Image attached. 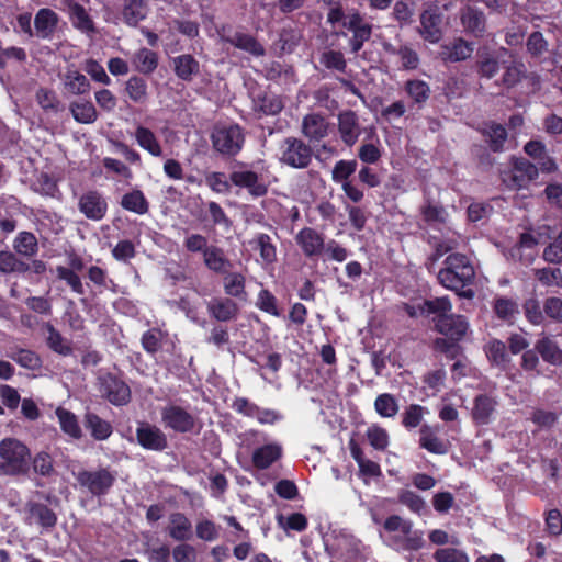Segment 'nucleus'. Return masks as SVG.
<instances>
[{"label": "nucleus", "instance_id": "obj_38", "mask_svg": "<svg viewBox=\"0 0 562 562\" xmlns=\"http://www.w3.org/2000/svg\"><path fill=\"white\" fill-rule=\"evenodd\" d=\"M254 102L255 111L262 115H278L284 108L281 97L273 93L258 94Z\"/></svg>", "mask_w": 562, "mask_h": 562}, {"label": "nucleus", "instance_id": "obj_20", "mask_svg": "<svg viewBox=\"0 0 562 562\" xmlns=\"http://www.w3.org/2000/svg\"><path fill=\"white\" fill-rule=\"evenodd\" d=\"M59 15L49 8L40 9L34 16V37L52 40L57 31Z\"/></svg>", "mask_w": 562, "mask_h": 562}, {"label": "nucleus", "instance_id": "obj_56", "mask_svg": "<svg viewBox=\"0 0 562 562\" xmlns=\"http://www.w3.org/2000/svg\"><path fill=\"white\" fill-rule=\"evenodd\" d=\"M522 311L526 319L531 325L540 326L544 324L546 315L543 312V305L541 306L540 301L537 297H529L525 300Z\"/></svg>", "mask_w": 562, "mask_h": 562}, {"label": "nucleus", "instance_id": "obj_6", "mask_svg": "<svg viewBox=\"0 0 562 562\" xmlns=\"http://www.w3.org/2000/svg\"><path fill=\"white\" fill-rule=\"evenodd\" d=\"M211 140L214 150L223 156L233 157L241 150L245 135L238 124L216 126L211 134Z\"/></svg>", "mask_w": 562, "mask_h": 562}, {"label": "nucleus", "instance_id": "obj_53", "mask_svg": "<svg viewBox=\"0 0 562 562\" xmlns=\"http://www.w3.org/2000/svg\"><path fill=\"white\" fill-rule=\"evenodd\" d=\"M461 22L468 32L476 36L484 31L485 19L482 12L473 8H467L461 14Z\"/></svg>", "mask_w": 562, "mask_h": 562}, {"label": "nucleus", "instance_id": "obj_54", "mask_svg": "<svg viewBox=\"0 0 562 562\" xmlns=\"http://www.w3.org/2000/svg\"><path fill=\"white\" fill-rule=\"evenodd\" d=\"M533 276L543 286L562 289V271L560 268L544 267L535 269Z\"/></svg>", "mask_w": 562, "mask_h": 562}, {"label": "nucleus", "instance_id": "obj_58", "mask_svg": "<svg viewBox=\"0 0 562 562\" xmlns=\"http://www.w3.org/2000/svg\"><path fill=\"white\" fill-rule=\"evenodd\" d=\"M56 276L59 280L65 281L75 294L83 295L86 293L80 276L74 270L64 266H57Z\"/></svg>", "mask_w": 562, "mask_h": 562}, {"label": "nucleus", "instance_id": "obj_2", "mask_svg": "<svg viewBox=\"0 0 562 562\" xmlns=\"http://www.w3.org/2000/svg\"><path fill=\"white\" fill-rule=\"evenodd\" d=\"M31 450L16 438L7 437L0 441V474L7 476H29Z\"/></svg>", "mask_w": 562, "mask_h": 562}, {"label": "nucleus", "instance_id": "obj_8", "mask_svg": "<svg viewBox=\"0 0 562 562\" xmlns=\"http://www.w3.org/2000/svg\"><path fill=\"white\" fill-rule=\"evenodd\" d=\"M499 173L506 187L518 190L537 179L538 167L524 157L513 158L512 167Z\"/></svg>", "mask_w": 562, "mask_h": 562}, {"label": "nucleus", "instance_id": "obj_50", "mask_svg": "<svg viewBox=\"0 0 562 562\" xmlns=\"http://www.w3.org/2000/svg\"><path fill=\"white\" fill-rule=\"evenodd\" d=\"M389 52L400 58L402 68L405 70H415L420 64L418 53L408 44L400 45L397 48L392 47Z\"/></svg>", "mask_w": 562, "mask_h": 562}, {"label": "nucleus", "instance_id": "obj_30", "mask_svg": "<svg viewBox=\"0 0 562 562\" xmlns=\"http://www.w3.org/2000/svg\"><path fill=\"white\" fill-rule=\"evenodd\" d=\"M203 263L209 270L217 274L226 273L233 266L224 249L215 245H211L203 255Z\"/></svg>", "mask_w": 562, "mask_h": 562}, {"label": "nucleus", "instance_id": "obj_55", "mask_svg": "<svg viewBox=\"0 0 562 562\" xmlns=\"http://www.w3.org/2000/svg\"><path fill=\"white\" fill-rule=\"evenodd\" d=\"M36 101L46 113L56 114L63 110L61 102L56 92L50 89L40 88L36 92Z\"/></svg>", "mask_w": 562, "mask_h": 562}, {"label": "nucleus", "instance_id": "obj_44", "mask_svg": "<svg viewBox=\"0 0 562 562\" xmlns=\"http://www.w3.org/2000/svg\"><path fill=\"white\" fill-rule=\"evenodd\" d=\"M494 314L507 324H514L519 314V305L513 299L498 297L494 300Z\"/></svg>", "mask_w": 562, "mask_h": 562}, {"label": "nucleus", "instance_id": "obj_63", "mask_svg": "<svg viewBox=\"0 0 562 562\" xmlns=\"http://www.w3.org/2000/svg\"><path fill=\"white\" fill-rule=\"evenodd\" d=\"M366 437L372 448L379 451H384L389 446V434L387 431L378 426L372 425L368 427Z\"/></svg>", "mask_w": 562, "mask_h": 562}, {"label": "nucleus", "instance_id": "obj_23", "mask_svg": "<svg viewBox=\"0 0 562 562\" xmlns=\"http://www.w3.org/2000/svg\"><path fill=\"white\" fill-rule=\"evenodd\" d=\"M473 50L474 48L471 43L459 37L441 45L439 55L445 63H458L468 59Z\"/></svg>", "mask_w": 562, "mask_h": 562}, {"label": "nucleus", "instance_id": "obj_1", "mask_svg": "<svg viewBox=\"0 0 562 562\" xmlns=\"http://www.w3.org/2000/svg\"><path fill=\"white\" fill-rule=\"evenodd\" d=\"M445 267L438 272L439 283L460 297L473 299L475 295L472 285L475 279V270L471 260L463 254L453 252L447 256Z\"/></svg>", "mask_w": 562, "mask_h": 562}, {"label": "nucleus", "instance_id": "obj_43", "mask_svg": "<svg viewBox=\"0 0 562 562\" xmlns=\"http://www.w3.org/2000/svg\"><path fill=\"white\" fill-rule=\"evenodd\" d=\"M13 249L24 257H33L38 252V241L32 232H20L13 240Z\"/></svg>", "mask_w": 562, "mask_h": 562}, {"label": "nucleus", "instance_id": "obj_49", "mask_svg": "<svg viewBox=\"0 0 562 562\" xmlns=\"http://www.w3.org/2000/svg\"><path fill=\"white\" fill-rule=\"evenodd\" d=\"M492 415V397L481 394L474 400L472 418L477 426L487 425Z\"/></svg>", "mask_w": 562, "mask_h": 562}, {"label": "nucleus", "instance_id": "obj_52", "mask_svg": "<svg viewBox=\"0 0 562 562\" xmlns=\"http://www.w3.org/2000/svg\"><path fill=\"white\" fill-rule=\"evenodd\" d=\"M31 469L37 475L49 477L55 474L54 460L47 451H40L31 456Z\"/></svg>", "mask_w": 562, "mask_h": 562}, {"label": "nucleus", "instance_id": "obj_29", "mask_svg": "<svg viewBox=\"0 0 562 562\" xmlns=\"http://www.w3.org/2000/svg\"><path fill=\"white\" fill-rule=\"evenodd\" d=\"M168 533L176 541L190 540L192 538V524L190 519L183 513H171L169 516Z\"/></svg>", "mask_w": 562, "mask_h": 562}, {"label": "nucleus", "instance_id": "obj_18", "mask_svg": "<svg viewBox=\"0 0 562 562\" xmlns=\"http://www.w3.org/2000/svg\"><path fill=\"white\" fill-rule=\"evenodd\" d=\"M221 37L225 43H228L238 49L245 50L255 57H261L266 54L263 45L260 44L257 38L250 34L243 32L232 33L231 27H228V33H226V29L223 27Z\"/></svg>", "mask_w": 562, "mask_h": 562}, {"label": "nucleus", "instance_id": "obj_11", "mask_svg": "<svg viewBox=\"0 0 562 562\" xmlns=\"http://www.w3.org/2000/svg\"><path fill=\"white\" fill-rule=\"evenodd\" d=\"M78 210L86 218L94 222L103 220L108 213L109 204L102 192L90 189L78 199Z\"/></svg>", "mask_w": 562, "mask_h": 562}, {"label": "nucleus", "instance_id": "obj_42", "mask_svg": "<svg viewBox=\"0 0 562 562\" xmlns=\"http://www.w3.org/2000/svg\"><path fill=\"white\" fill-rule=\"evenodd\" d=\"M70 113L80 124H92L98 119V112L91 101H74L69 105Z\"/></svg>", "mask_w": 562, "mask_h": 562}, {"label": "nucleus", "instance_id": "obj_37", "mask_svg": "<svg viewBox=\"0 0 562 562\" xmlns=\"http://www.w3.org/2000/svg\"><path fill=\"white\" fill-rule=\"evenodd\" d=\"M120 204L124 210L138 215H144L149 211V202L143 191L138 189L125 193Z\"/></svg>", "mask_w": 562, "mask_h": 562}, {"label": "nucleus", "instance_id": "obj_25", "mask_svg": "<svg viewBox=\"0 0 562 562\" xmlns=\"http://www.w3.org/2000/svg\"><path fill=\"white\" fill-rule=\"evenodd\" d=\"M83 426L97 441L108 440L113 434L111 423L92 412H87L83 415Z\"/></svg>", "mask_w": 562, "mask_h": 562}, {"label": "nucleus", "instance_id": "obj_22", "mask_svg": "<svg viewBox=\"0 0 562 562\" xmlns=\"http://www.w3.org/2000/svg\"><path fill=\"white\" fill-rule=\"evenodd\" d=\"M66 4L69 20L75 29L85 34H93L97 32L92 18L82 4L74 0H67Z\"/></svg>", "mask_w": 562, "mask_h": 562}, {"label": "nucleus", "instance_id": "obj_16", "mask_svg": "<svg viewBox=\"0 0 562 562\" xmlns=\"http://www.w3.org/2000/svg\"><path fill=\"white\" fill-rule=\"evenodd\" d=\"M330 131V123L321 113H308L302 120L301 132L314 145L325 139Z\"/></svg>", "mask_w": 562, "mask_h": 562}, {"label": "nucleus", "instance_id": "obj_9", "mask_svg": "<svg viewBox=\"0 0 562 562\" xmlns=\"http://www.w3.org/2000/svg\"><path fill=\"white\" fill-rule=\"evenodd\" d=\"M229 181L237 188L246 189L254 199L267 195L269 190V182L265 176L247 169L245 164H240L237 170L229 173Z\"/></svg>", "mask_w": 562, "mask_h": 562}, {"label": "nucleus", "instance_id": "obj_4", "mask_svg": "<svg viewBox=\"0 0 562 562\" xmlns=\"http://www.w3.org/2000/svg\"><path fill=\"white\" fill-rule=\"evenodd\" d=\"M280 162L294 169L307 168L313 158V148L303 139L289 136L280 144Z\"/></svg>", "mask_w": 562, "mask_h": 562}, {"label": "nucleus", "instance_id": "obj_61", "mask_svg": "<svg viewBox=\"0 0 562 562\" xmlns=\"http://www.w3.org/2000/svg\"><path fill=\"white\" fill-rule=\"evenodd\" d=\"M319 61L327 69L337 70L339 72H345L347 69V61L340 50L329 49L324 52L321 55Z\"/></svg>", "mask_w": 562, "mask_h": 562}, {"label": "nucleus", "instance_id": "obj_24", "mask_svg": "<svg viewBox=\"0 0 562 562\" xmlns=\"http://www.w3.org/2000/svg\"><path fill=\"white\" fill-rule=\"evenodd\" d=\"M171 64L175 75L182 81L191 82L200 74V63L191 54L176 56Z\"/></svg>", "mask_w": 562, "mask_h": 562}, {"label": "nucleus", "instance_id": "obj_19", "mask_svg": "<svg viewBox=\"0 0 562 562\" xmlns=\"http://www.w3.org/2000/svg\"><path fill=\"white\" fill-rule=\"evenodd\" d=\"M209 316L217 323L235 321L239 315L238 304L231 297H214L206 304Z\"/></svg>", "mask_w": 562, "mask_h": 562}, {"label": "nucleus", "instance_id": "obj_27", "mask_svg": "<svg viewBox=\"0 0 562 562\" xmlns=\"http://www.w3.org/2000/svg\"><path fill=\"white\" fill-rule=\"evenodd\" d=\"M43 329L46 331V345L55 353L69 357L72 355L71 341L66 339L58 329L50 322L43 324Z\"/></svg>", "mask_w": 562, "mask_h": 562}, {"label": "nucleus", "instance_id": "obj_3", "mask_svg": "<svg viewBox=\"0 0 562 562\" xmlns=\"http://www.w3.org/2000/svg\"><path fill=\"white\" fill-rule=\"evenodd\" d=\"M117 473L110 467H99L94 470L82 469L75 473L79 486L95 497L110 493L116 483Z\"/></svg>", "mask_w": 562, "mask_h": 562}, {"label": "nucleus", "instance_id": "obj_13", "mask_svg": "<svg viewBox=\"0 0 562 562\" xmlns=\"http://www.w3.org/2000/svg\"><path fill=\"white\" fill-rule=\"evenodd\" d=\"M435 329L446 339L462 340L469 328L463 315L441 314L434 318Z\"/></svg>", "mask_w": 562, "mask_h": 562}, {"label": "nucleus", "instance_id": "obj_39", "mask_svg": "<svg viewBox=\"0 0 562 562\" xmlns=\"http://www.w3.org/2000/svg\"><path fill=\"white\" fill-rule=\"evenodd\" d=\"M428 414V408L420 404L407 405L401 414V425L408 431L422 427L425 415Z\"/></svg>", "mask_w": 562, "mask_h": 562}, {"label": "nucleus", "instance_id": "obj_26", "mask_svg": "<svg viewBox=\"0 0 562 562\" xmlns=\"http://www.w3.org/2000/svg\"><path fill=\"white\" fill-rule=\"evenodd\" d=\"M149 0H123L122 16L125 24L135 27L146 19Z\"/></svg>", "mask_w": 562, "mask_h": 562}, {"label": "nucleus", "instance_id": "obj_45", "mask_svg": "<svg viewBox=\"0 0 562 562\" xmlns=\"http://www.w3.org/2000/svg\"><path fill=\"white\" fill-rule=\"evenodd\" d=\"M125 92L134 103L143 104L148 99V86L140 76H132L125 83Z\"/></svg>", "mask_w": 562, "mask_h": 562}, {"label": "nucleus", "instance_id": "obj_51", "mask_svg": "<svg viewBox=\"0 0 562 562\" xmlns=\"http://www.w3.org/2000/svg\"><path fill=\"white\" fill-rule=\"evenodd\" d=\"M398 408L397 400L391 393H382L374 401V409L383 418L395 417Z\"/></svg>", "mask_w": 562, "mask_h": 562}, {"label": "nucleus", "instance_id": "obj_64", "mask_svg": "<svg viewBox=\"0 0 562 562\" xmlns=\"http://www.w3.org/2000/svg\"><path fill=\"white\" fill-rule=\"evenodd\" d=\"M542 258L548 263L562 265V231L553 241L543 249Z\"/></svg>", "mask_w": 562, "mask_h": 562}, {"label": "nucleus", "instance_id": "obj_31", "mask_svg": "<svg viewBox=\"0 0 562 562\" xmlns=\"http://www.w3.org/2000/svg\"><path fill=\"white\" fill-rule=\"evenodd\" d=\"M137 145L154 157L162 156V147L156 134L144 125H137L134 132Z\"/></svg>", "mask_w": 562, "mask_h": 562}, {"label": "nucleus", "instance_id": "obj_59", "mask_svg": "<svg viewBox=\"0 0 562 562\" xmlns=\"http://www.w3.org/2000/svg\"><path fill=\"white\" fill-rule=\"evenodd\" d=\"M461 340H451L446 338H436L432 342V349L442 353L446 358L454 360L462 353Z\"/></svg>", "mask_w": 562, "mask_h": 562}, {"label": "nucleus", "instance_id": "obj_7", "mask_svg": "<svg viewBox=\"0 0 562 562\" xmlns=\"http://www.w3.org/2000/svg\"><path fill=\"white\" fill-rule=\"evenodd\" d=\"M99 391L114 406H125L132 400L130 385L111 372L101 373L98 378Z\"/></svg>", "mask_w": 562, "mask_h": 562}, {"label": "nucleus", "instance_id": "obj_40", "mask_svg": "<svg viewBox=\"0 0 562 562\" xmlns=\"http://www.w3.org/2000/svg\"><path fill=\"white\" fill-rule=\"evenodd\" d=\"M33 190L47 198L56 200H61L63 198L57 180L47 172H41L36 177V180L33 183Z\"/></svg>", "mask_w": 562, "mask_h": 562}, {"label": "nucleus", "instance_id": "obj_17", "mask_svg": "<svg viewBox=\"0 0 562 562\" xmlns=\"http://www.w3.org/2000/svg\"><path fill=\"white\" fill-rule=\"evenodd\" d=\"M441 23L442 14L439 12L438 8H428L420 14V27L418 29V33L424 41L436 44L442 37Z\"/></svg>", "mask_w": 562, "mask_h": 562}, {"label": "nucleus", "instance_id": "obj_36", "mask_svg": "<svg viewBox=\"0 0 562 562\" xmlns=\"http://www.w3.org/2000/svg\"><path fill=\"white\" fill-rule=\"evenodd\" d=\"M7 357L27 370H37L42 367V359L38 353L25 348H10Z\"/></svg>", "mask_w": 562, "mask_h": 562}, {"label": "nucleus", "instance_id": "obj_32", "mask_svg": "<svg viewBox=\"0 0 562 562\" xmlns=\"http://www.w3.org/2000/svg\"><path fill=\"white\" fill-rule=\"evenodd\" d=\"M132 64L139 74L148 76L157 69L159 56L155 50L142 47L134 53Z\"/></svg>", "mask_w": 562, "mask_h": 562}, {"label": "nucleus", "instance_id": "obj_12", "mask_svg": "<svg viewBox=\"0 0 562 562\" xmlns=\"http://www.w3.org/2000/svg\"><path fill=\"white\" fill-rule=\"evenodd\" d=\"M137 443L145 450L162 452L168 448L166 434L156 425L142 422L136 428Z\"/></svg>", "mask_w": 562, "mask_h": 562}, {"label": "nucleus", "instance_id": "obj_5", "mask_svg": "<svg viewBox=\"0 0 562 562\" xmlns=\"http://www.w3.org/2000/svg\"><path fill=\"white\" fill-rule=\"evenodd\" d=\"M160 416L165 428L176 434L199 432L201 428L198 418L178 404L164 406L160 411Z\"/></svg>", "mask_w": 562, "mask_h": 562}, {"label": "nucleus", "instance_id": "obj_57", "mask_svg": "<svg viewBox=\"0 0 562 562\" xmlns=\"http://www.w3.org/2000/svg\"><path fill=\"white\" fill-rule=\"evenodd\" d=\"M251 244H256V249L259 250L260 257L266 263H272L277 260V248L268 234H257Z\"/></svg>", "mask_w": 562, "mask_h": 562}, {"label": "nucleus", "instance_id": "obj_47", "mask_svg": "<svg viewBox=\"0 0 562 562\" xmlns=\"http://www.w3.org/2000/svg\"><path fill=\"white\" fill-rule=\"evenodd\" d=\"M405 92L407 95L422 108L430 97L429 85L420 79H409L405 82Z\"/></svg>", "mask_w": 562, "mask_h": 562}, {"label": "nucleus", "instance_id": "obj_35", "mask_svg": "<svg viewBox=\"0 0 562 562\" xmlns=\"http://www.w3.org/2000/svg\"><path fill=\"white\" fill-rule=\"evenodd\" d=\"M535 345L544 362L552 366H562V349L551 337L543 336Z\"/></svg>", "mask_w": 562, "mask_h": 562}, {"label": "nucleus", "instance_id": "obj_41", "mask_svg": "<svg viewBox=\"0 0 562 562\" xmlns=\"http://www.w3.org/2000/svg\"><path fill=\"white\" fill-rule=\"evenodd\" d=\"M55 414L64 434L72 439H80L82 437V431L78 418L72 412L63 407H58Z\"/></svg>", "mask_w": 562, "mask_h": 562}, {"label": "nucleus", "instance_id": "obj_46", "mask_svg": "<svg viewBox=\"0 0 562 562\" xmlns=\"http://www.w3.org/2000/svg\"><path fill=\"white\" fill-rule=\"evenodd\" d=\"M65 89L75 95H82L90 92L91 85L87 77L78 70H68L65 75Z\"/></svg>", "mask_w": 562, "mask_h": 562}, {"label": "nucleus", "instance_id": "obj_33", "mask_svg": "<svg viewBox=\"0 0 562 562\" xmlns=\"http://www.w3.org/2000/svg\"><path fill=\"white\" fill-rule=\"evenodd\" d=\"M223 288L224 292L231 299H238L246 301V278L240 272H226L223 274Z\"/></svg>", "mask_w": 562, "mask_h": 562}, {"label": "nucleus", "instance_id": "obj_60", "mask_svg": "<svg viewBox=\"0 0 562 562\" xmlns=\"http://www.w3.org/2000/svg\"><path fill=\"white\" fill-rule=\"evenodd\" d=\"M221 527L213 520L201 519L195 524L196 537L205 542H212L220 538Z\"/></svg>", "mask_w": 562, "mask_h": 562}, {"label": "nucleus", "instance_id": "obj_34", "mask_svg": "<svg viewBox=\"0 0 562 562\" xmlns=\"http://www.w3.org/2000/svg\"><path fill=\"white\" fill-rule=\"evenodd\" d=\"M499 71L502 72L501 81L507 87L512 88L516 86L525 76V65L522 63L513 61L510 65H499L498 61L494 58V76H496Z\"/></svg>", "mask_w": 562, "mask_h": 562}, {"label": "nucleus", "instance_id": "obj_15", "mask_svg": "<svg viewBox=\"0 0 562 562\" xmlns=\"http://www.w3.org/2000/svg\"><path fill=\"white\" fill-rule=\"evenodd\" d=\"M440 425L423 424L419 428V448L432 454H447L450 449L449 440L439 437Z\"/></svg>", "mask_w": 562, "mask_h": 562}, {"label": "nucleus", "instance_id": "obj_14", "mask_svg": "<svg viewBox=\"0 0 562 562\" xmlns=\"http://www.w3.org/2000/svg\"><path fill=\"white\" fill-rule=\"evenodd\" d=\"M294 239L306 258H316L324 252L325 235L313 227H303L296 233Z\"/></svg>", "mask_w": 562, "mask_h": 562}, {"label": "nucleus", "instance_id": "obj_48", "mask_svg": "<svg viewBox=\"0 0 562 562\" xmlns=\"http://www.w3.org/2000/svg\"><path fill=\"white\" fill-rule=\"evenodd\" d=\"M30 271V265L19 259L11 251L0 250V272L3 274L25 273Z\"/></svg>", "mask_w": 562, "mask_h": 562}, {"label": "nucleus", "instance_id": "obj_21", "mask_svg": "<svg viewBox=\"0 0 562 562\" xmlns=\"http://www.w3.org/2000/svg\"><path fill=\"white\" fill-rule=\"evenodd\" d=\"M338 132L341 140L347 146H352L357 143L361 130L359 117L355 111L346 110L338 114Z\"/></svg>", "mask_w": 562, "mask_h": 562}, {"label": "nucleus", "instance_id": "obj_28", "mask_svg": "<svg viewBox=\"0 0 562 562\" xmlns=\"http://www.w3.org/2000/svg\"><path fill=\"white\" fill-rule=\"evenodd\" d=\"M282 457V448L277 443H267L254 450L251 462L258 470H266Z\"/></svg>", "mask_w": 562, "mask_h": 562}, {"label": "nucleus", "instance_id": "obj_62", "mask_svg": "<svg viewBox=\"0 0 562 562\" xmlns=\"http://www.w3.org/2000/svg\"><path fill=\"white\" fill-rule=\"evenodd\" d=\"M162 336L159 328L146 330L140 338L143 349L149 355L157 353L161 349Z\"/></svg>", "mask_w": 562, "mask_h": 562}, {"label": "nucleus", "instance_id": "obj_10", "mask_svg": "<svg viewBox=\"0 0 562 562\" xmlns=\"http://www.w3.org/2000/svg\"><path fill=\"white\" fill-rule=\"evenodd\" d=\"M23 521L27 526L36 525L45 531H49L57 525L56 513L46 504L29 501L24 506Z\"/></svg>", "mask_w": 562, "mask_h": 562}]
</instances>
